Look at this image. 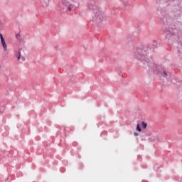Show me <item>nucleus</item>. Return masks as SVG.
I'll return each mask as SVG.
<instances>
[{
	"label": "nucleus",
	"mask_w": 182,
	"mask_h": 182,
	"mask_svg": "<svg viewBox=\"0 0 182 182\" xmlns=\"http://www.w3.org/2000/svg\"><path fill=\"white\" fill-rule=\"evenodd\" d=\"M141 124H142V128L143 129H146L147 128V124L146 122H142Z\"/></svg>",
	"instance_id": "nucleus-5"
},
{
	"label": "nucleus",
	"mask_w": 182,
	"mask_h": 182,
	"mask_svg": "<svg viewBox=\"0 0 182 182\" xmlns=\"http://www.w3.org/2000/svg\"><path fill=\"white\" fill-rule=\"evenodd\" d=\"M95 19L97 22H98V23H100L101 22H103V21H105L106 18H105L103 13H102L100 11H97L95 12Z\"/></svg>",
	"instance_id": "nucleus-2"
},
{
	"label": "nucleus",
	"mask_w": 182,
	"mask_h": 182,
	"mask_svg": "<svg viewBox=\"0 0 182 182\" xmlns=\"http://www.w3.org/2000/svg\"><path fill=\"white\" fill-rule=\"evenodd\" d=\"M134 136H135V137H136L137 136H139V133L134 132Z\"/></svg>",
	"instance_id": "nucleus-7"
},
{
	"label": "nucleus",
	"mask_w": 182,
	"mask_h": 182,
	"mask_svg": "<svg viewBox=\"0 0 182 182\" xmlns=\"http://www.w3.org/2000/svg\"><path fill=\"white\" fill-rule=\"evenodd\" d=\"M16 57L17 58L18 60H21V58L22 59V60H25V58L22 57V54H21V50H18L16 54Z\"/></svg>",
	"instance_id": "nucleus-4"
},
{
	"label": "nucleus",
	"mask_w": 182,
	"mask_h": 182,
	"mask_svg": "<svg viewBox=\"0 0 182 182\" xmlns=\"http://www.w3.org/2000/svg\"><path fill=\"white\" fill-rule=\"evenodd\" d=\"M151 66H154V63H151Z\"/></svg>",
	"instance_id": "nucleus-9"
},
{
	"label": "nucleus",
	"mask_w": 182,
	"mask_h": 182,
	"mask_svg": "<svg viewBox=\"0 0 182 182\" xmlns=\"http://www.w3.org/2000/svg\"><path fill=\"white\" fill-rule=\"evenodd\" d=\"M164 74L165 75V76H167V73H166L165 71H164Z\"/></svg>",
	"instance_id": "nucleus-8"
},
{
	"label": "nucleus",
	"mask_w": 182,
	"mask_h": 182,
	"mask_svg": "<svg viewBox=\"0 0 182 182\" xmlns=\"http://www.w3.org/2000/svg\"><path fill=\"white\" fill-rule=\"evenodd\" d=\"M146 56H147V53H146V50H144L139 49L135 53V57L140 60H144V59H146Z\"/></svg>",
	"instance_id": "nucleus-1"
},
{
	"label": "nucleus",
	"mask_w": 182,
	"mask_h": 182,
	"mask_svg": "<svg viewBox=\"0 0 182 182\" xmlns=\"http://www.w3.org/2000/svg\"><path fill=\"white\" fill-rule=\"evenodd\" d=\"M0 40L4 48V51L6 52V50H8V46L6 45V42H5V39L4 38V36H2V34H0Z\"/></svg>",
	"instance_id": "nucleus-3"
},
{
	"label": "nucleus",
	"mask_w": 182,
	"mask_h": 182,
	"mask_svg": "<svg viewBox=\"0 0 182 182\" xmlns=\"http://www.w3.org/2000/svg\"><path fill=\"white\" fill-rule=\"evenodd\" d=\"M69 11H71V9H70V8H69Z\"/></svg>",
	"instance_id": "nucleus-10"
},
{
	"label": "nucleus",
	"mask_w": 182,
	"mask_h": 182,
	"mask_svg": "<svg viewBox=\"0 0 182 182\" xmlns=\"http://www.w3.org/2000/svg\"><path fill=\"white\" fill-rule=\"evenodd\" d=\"M136 131L137 132H141V128L140 127L139 124H137V125H136Z\"/></svg>",
	"instance_id": "nucleus-6"
}]
</instances>
